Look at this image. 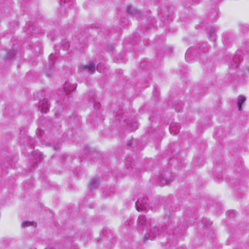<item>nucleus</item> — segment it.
Wrapping results in <instances>:
<instances>
[{
    "label": "nucleus",
    "instance_id": "nucleus-14",
    "mask_svg": "<svg viewBox=\"0 0 249 249\" xmlns=\"http://www.w3.org/2000/svg\"><path fill=\"white\" fill-rule=\"evenodd\" d=\"M246 97L242 95H240L237 97V105L238 107V110H241L242 104L246 101Z\"/></svg>",
    "mask_w": 249,
    "mask_h": 249
},
{
    "label": "nucleus",
    "instance_id": "nucleus-18",
    "mask_svg": "<svg viewBox=\"0 0 249 249\" xmlns=\"http://www.w3.org/2000/svg\"><path fill=\"white\" fill-rule=\"evenodd\" d=\"M15 55L14 50H10L7 53V56L8 58L11 59L14 57Z\"/></svg>",
    "mask_w": 249,
    "mask_h": 249
},
{
    "label": "nucleus",
    "instance_id": "nucleus-8",
    "mask_svg": "<svg viewBox=\"0 0 249 249\" xmlns=\"http://www.w3.org/2000/svg\"><path fill=\"white\" fill-rule=\"evenodd\" d=\"M198 54L197 53L195 48H190L188 49L186 53L185 58L187 61H191L197 57Z\"/></svg>",
    "mask_w": 249,
    "mask_h": 249
},
{
    "label": "nucleus",
    "instance_id": "nucleus-23",
    "mask_svg": "<svg viewBox=\"0 0 249 249\" xmlns=\"http://www.w3.org/2000/svg\"><path fill=\"white\" fill-rule=\"evenodd\" d=\"M69 1V0H64V2L65 3H67V2H68Z\"/></svg>",
    "mask_w": 249,
    "mask_h": 249
},
{
    "label": "nucleus",
    "instance_id": "nucleus-7",
    "mask_svg": "<svg viewBox=\"0 0 249 249\" xmlns=\"http://www.w3.org/2000/svg\"><path fill=\"white\" fill-rule=\"evenodd\" d=\"M50 103H49L48 99L44 98L42 100H40L39 109L41 111L46 113L49 109Z\"/></svg>",
    "mask_w": 249,
    "mask_h": 249
},
{
    "label": "nucleus",
    "instance_id": "nucleus-3",
    "mask_svg": "<svg viewBox=\"0 0 249 249\" xmlns=\"http://www.w3.org/2000/svg\"><path fill=\"white\" fill-rule=\"evenodd\" d=\"M149 200L147 198H139L136 202V209L138 211H146L149 209Z\"/></svg>",
    "mask_w": 249,
    "mask_h": 249
},
{
    "label": "nucleus",
    "instance_id": "nucleus-11",
    "mask_svg": "<svg viewBox=\"0 0 249 249\" xmlns=\"http://www.w3.org/2000/svg\"><path fill=\"white\" fill-rule=\"evenodd\" d=\"M127 12L129 14H131L136 17L137 18H139L141 16V12L135 9L132 6H129L127 8Z\"/></svg>",
    "mask_w": 249,
    "mask_h": 249
},
{
    "label": "nucleus",
    "instance_id": "nucleus-1",
    "mask_svg": "<svg viewBox=\"0 0 249 249\" xmlns=\"http://www.w3.org/2000/svg\"><path fill=\"white\" fill-rule=\"evenodd\" d=\"M116 118L123 125H126L128 129L130 131H134L138 127V124L137 123L132 122L128 120L124 114V111L122 109H119L115 112Z\"/></svg>",
    "mask_w": 249,
    "mask_h": 249
},
{
    "label": "nucleus",
    "instance_id": "nucleus-21",
    "mask_svg": "<svg viewBox=\"0 0 249 249\" xmlns=\"http://www.w3.org/2000/svg\"><path fill=\"white\" fill-rule=\"evenodd\" d=\"M38 158H39L38 161L41 160V155L39 154L38 156H37Z\"/></svg>",
    "mask_w": 249,
    "mask_h": 249
},
{
    "label": "nucleus",
    "instance_id": "nucleus-4",
    "mask_svg": "<svg viewBox=\"0 0 249 249\" xmlns=\"http://www.w3.org/2000/svg\"><path fill=\"white\" fill-rule=\"evenodd\" d=\"M173 178L174 176L170 171H165L161 174L160 181L162 185L169 184L173 181Z\"/></svg>",
    "mask_w": 249,
    "mask_h": 249
},
{
    "label": "nucleus",
    "instance_id": "nucleus-15",
    "mask_svg": "<svg viewBox=\"0 0 249 249\" xmlns=\"http://www.w3.org/2000/svg\"><path fill=\"white\" fill-rule=\"evenodd\" d=\"M209 34L212 40H214L216 37L215 29L213 27H211L209 31Z\"/></svg>",
    "mask_w": 249,
    "mask_h": 249
},
{
    "label": "nucleus",
    "instance_id": "nucleus-20",
    "mask_svg": "<svg viewBox=\"0 0 249 249\" xmlns=\"http://www.w3.org/2000/svg\"><path fill=\"white\" fill-rule=\"evenodd\" d=\"M58 147H59V145L57 144V146H55L54 147V149H55V150H56V149H57V148H58Z\"/></svg>",
    "mask_w": 249,
    "mask_h": 249
},
{
    "label": "nucleus",
    "instance_id": "nucleus-13",
    "mask_svg": "<svg viewBox=\"0 0 249 249\" xmlns=\"http://www.w3.org/2000/svg\"><path fill=\"white\" fill-rule=\"evenodd\" d=\"M180 127L177 124H173L170 125L169 130L171 133H173L174 134H178L180 130Z\"/></svg>",
    "mask_w": 249,
    "mask_h": 249
},
{
    "label": "nucleus",
    "instance_id": "nucleus-26",
    "mask_svg": "<svg viewBox=\"0 0 249 249\" xmlns=\"http://www.w3.org/2000/svg\"><path fill=\"white\" fill-rule=\"evenodd\" d=\"M37 162H38V160H36V161L35 163H36V164H37Z\"/></svg>",
    "mask_w": 249,
    "mask_h": 249
},
{
    "label": "nucleus",
    "instance_id": "nucleus-22",
    "mask_svg": "<svg viewBox=\"0 0 249 249\" xmlns=\"http://www.w3.org/2000/svg\"><path fill=\"white\" fill-rule=\"evenodd\" d=\"M96 69H97V70L98 71H99V65H97Z\"/></svg>",
    "mask_w": 249,
    "mask_h": 249
},
{
    "label": "nucleus",
    "instance_id": "nucleus-12",
    "mask_svg": "<svg viewBox=\"0 0 249 249\" xmlns=\"http://www.w3.org/2000/svg\"><path fill=\"white\" fill-rule=\"evenodd\" d=\"M99 184L100 182L99 179L96 178H93L90 180L88 185V188L91 190L98 187Z\"/></svg>",
    "mask_w": 249,
    "mask_h": 249
},
{
    "label": "nucleus",
    "instance_id": "nucleus-17",
    "mask_svg": "<svg viewBox=\"0 0 249 249\" xmlns=\"http://www.w3.org/2000/svg\"><path fill=\"white\" fill-rule=\"evenodd\" d=\"M238 57L236 56L233 58V63L231 64L233 67L237 68L238 67Z\"/></svg>",
    "mask_w": 249,
    "mask_h": 249
},
{
    "label": "nucleus",
    "instance_id": "nucleus-2",
    "mask_svg": "<svg viewBox=\"0 0 249 249\" xmlns=\"http://www.w3.org/2000/svg\"><path fill=\"white\" fill-rule=\"evenodd\" d=\"M148 235L150 237L156 238L161 234H164L165 233V230L166 227H159L157 225L152 222H149L148 227Z\"/></svg>",
    "mask_w": 249,
    "mask_h": 249
},
{
    "label": "nucleus",
    "instance_id": "nucleus-24",
    "mask_svg": "<svg viewBox=\"0 0 249 249\" xmlns=\"http://www.w3.org/2000/svg\"><path fill=\"white\" fill-rule=\"evenodd\" d=\"M209 225H211L212 224V222L211 221H209Z\"/></svg>",
    "mask_w": 249,
    "mask_h": 249
},
{
    "label": "nucleus",
    "instance_id": "nucleus-10",
    "mask_svg": "<svg viewBox=\"0 0 249 249\" xmlns=\"http://www.w3.org/2000/svg\"><path fill=\"white\" fill-rule=\"evenodd\" d=\"M195 50H196V51L198 54L200 53H205L208 51L207 44L205 43H199L196 46V48L195 49Z\"/></svg>",
    "mask_w": 249,
    "mask_h": 249
},
{
    "label": "nucleus",
    "instance_id": "nucleus-16",
    "mask_svg": "<svg viewBox=\"0 0 249 249\" xmlns=\"http://www.w3.org/2000/svg\"><path fill=\"white\" fill-rule=\"evenodd\" d=\"M30 226H36V223L34 222L26 221L23 222L21 224V227L23 228H25V227Z\"/></svg>",
    "mask_w": 249,
    "mask_h": 249
},
{
    "label": "nucleus",
    "instance_id": "nucleus-6",
    "mask_svg": "<svg viewBox=\"0 0 249 249\" xmlns=\"http://www.w3.org/2000/svg\"><path fill=\"white\" fill-rule=\"evenodd\" d=\"M147 222L144 215H140L137 219V228L140 230H144L145 228L148 229Z\"/></svg>",
    "mask_w": 249,
    "mask_h": 249
},
{
    "label": "nucleus",
    "instance_id": "nucleus-19",
    "mask_svg": "<svg viewBox=\"0 0 249 249\" xmlns=\"http://www.w3.org/2000/svg\"><path fill=\"white\" fill-rule=\"evenodd\" d=\"M116 72L118 73L119 76H121L122 74L123 73V71L122 70L119 69L116 71Z\"/></svg>",
    "mask_w": 249,
    "mask_h": 249
},
{
    "label": "nucleus",
    "instance_id": "nucleus-9",
    "mask_svg": "<svg viewBox=\"0 0 249 249\" xmlns=\"http://www.w3.org/2000/svg\"><path fill=\"white\" fill-rule=\"evenodd\" d=\"M81 67L83 71H87L89 73H92L95 71V64L91 61L88 65H82Z\"/></svg>",
    "mask_w": 249,
    "mask_h": 249
},
{
    "label": "nucleus",
    "instance_id": "nucleus-25",
    "mask_svg": "<svg viewBox=\"0 0 249 249\" xmlns=\"http://www.w3.org/2000/svg\"><path fill=\"white\" fill-rule=\"evenodd\" d=\"M247 70L248 72V73H249V68H248V69H247Z\"/></svg>",
    "mask_w": 249,
    "mask_h": 249
},
{
    "label": "nucleus",
    "instance_id": "nucleus-5",
    "mask_svg": "<svg viewBox=\"0 0 249 249\" xmlns=\"http://www.w3.org/2000/svg\"><path fill=\"white\" fill-rule=\"evenodd\" d=\"M77 87V84L75 82L72 81V79H69L66 81L64 85V89L67 94H69L71 92L74 90Z\"/></svg>",
    "mask_w": 249,
    "mask_h": 249
}]
</instances>
